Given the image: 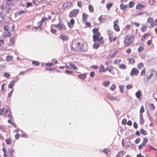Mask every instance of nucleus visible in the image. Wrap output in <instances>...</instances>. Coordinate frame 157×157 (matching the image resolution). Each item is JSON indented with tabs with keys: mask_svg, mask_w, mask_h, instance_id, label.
Instances as JSON below:
<instances>
[{
	"mask_svg": "<svg viewBox=\"0 0 157 157\" xmlns=\"http://www.w3.org/2000/svg\"><path fill=\"white\" fill-rule=\"evenodd\" d=\"M146 144H144V143H142L141 145L139 146L138 148L139 150H141L142 149L143 147H145L146 146Z\"/></svg>",
	"mask_w": 157,
	"mask_h": 157,
	"instance_id": "nucleus-41",
	"label": "nucleus"
},
{
	"mask_svg": "<svg viewBox=\"0 0 157 157\" xmlns=\"http://www.w3.org/2000/svg\"><path fill=\"white\" fill-rule=\"evenodd\" d=\"M99 46H100V44L98 43H95L93 45V48L95 49H98V47H99Z\"/></svg>",
	"mask_w": 157,
	"mask_h": 157,
	"instance_id": "nucleus-26",
	"label": "nucleus"
},
{
	"mask_svg": "<svg viewBox=\"0 0 157 157\" xmlns=\"http://www.w3.org/2000/svg\"><path fill=\"white\" fill-rule=\"evenodd\" d=\"M9 27L8 26H4L3 30L5 31H8L9 30Z\"/></svg>",
	"mask_w": 157,
	"mask_h": 157,
	"instance_id": "nucleus-52",
	"label": "nucleus"
},
{
	"mask_svg": "<svg viewBox=\"0 0 157 157\" xmlns=\"http://www.w3.org/2000/svg\"><path fill=\"white\" fill-rule=\"evenodd\" d=\"M98 20L100 22H103L105 21V19L104 18L102 17V16H101L99 17Z\"/></svg>",
	"mask_w": 157,
	"mask_h": 157,
	"instance_id": "nucleus-43",
	"label": "nucleus"
},
{
	"mask_svg": "<svg viewBox=\"0 0 157 157\" xmlns=\"http://www.w3.org/2000/svg\"><path fill=\"white\" fill-rule=\"evenodd\" d=\"M144 7V5L139 4L137 5L136 6V9L137 10H140L143 8Z\"/></svg>",
	"mask_w": 157,
	"mask_h": 157,
	"instance_id": "nucleus-20",
	"label": "nucleus"
},
{
	"mask_svg": "<svg viewBox=\"0 0 157 157\" xmlns=\"http://www.w3.org/2000/svg\"><path fill=\"white\" fill-rule=\"evenodd\" d=\"M72 5L71 2H67L63 4L62 5V8L65 9L66 8L69 7Z\"/></svg>",
	"mask_w": 157,
	"mask_h": 157,
	"instance_id": "nucleus-6",
	"label": "nucleus"
},
{
	"mask_svg": "<svg viewBox=\"0 0 157 157\" xmlns=\"http://www.w3.org/2000/svg\"><path fill=\"white\" fill-rule=\"evenodd\" d=\"M67 68H72L73 69V70H75L76 69L77 67H75V64L72 63H70L69 66H66Z\"/></svg>",
	"mask_w": 157,
	"mask_h": 157,
	"instance_id": "nucleus-13",
	"label": "nucleus"
},
{
	"mask_svg": "<svg viewBox=\"0 0 157 157\" xmlns=\"http://www.w3.org/2000/svg\"><path fill=\"white\" fill-rule=\"evenodd\" d=\"M13 58V57L11 56H7L6 57V60L7 61H11Z\"/></svg>",
	"mask_w": 157,
	"mask_h": 157,
	"instance_id": "nucleus-36",
	"label": "nucleus"
},
{
	"mask_svg": "<svg viewBox=\"0 0 157 157\" xmlns=\"http://www.w3.org/2000/svg\"><path fill=\"white\" fill-rule=\"evenodd\" d=\"M116 88V85L115 84H113L112 85V86L110 87V89L112 90H115Z\"/></svg>",
	"mask_w": 157,
	"mask_h": 157,
	"instance_id": "nucleus-50",
	"label": "nucleus"
},
{
	"mask_svg": "<svg viewBox=\"0 0 157 157\" xmlns=\"http://www.w3.org/2000/svg\"><path fill=\"white\" fill-rule=\"evenodd\" d=\"M7 6L8 5L6 4H6L2 5L1 6V9L3 11H5V10H6V9H7Z\"/></svg>",
	"mask_w": 157,
	"mask_h": 157,
	"instance_id": "nucleus-18",
	"label": "nucleus"
},
{
	"mask_svg": "<svg viewBox=\"0 0 157 157\" xmlns=\"http://www.w3.org/2000/svg\"><path fill=\"white\" fill-rule=\"evenodd\" d=\"M146 71V69L144 68L143 69L140 73V75L141 76H144Z\"/></svg>",
	"mask_w": 157,
	"mask_h": 157,
	"instance_id": "nucleus-44",
	"label": "nucleus"
},
{
	"mask_svg": "<svg viewBox=\"0 0 157 157\" xmlns=\"http://www.w3.org/2000/svg\"><path fill=\"white\" fill-rule=\"evenodd\" d=\"M5 141L7 145L11 144L12 142V140L10 138L6 139Z\"/></svg>",
	"mask_w": 157,
	"mask_h": 157,
	"instance_id": "nucleus-19",
	"label": "nucleus"
},
{
	"mask_svg": "<svg viewBox=\"0 0 157 157\" xmlns=\"http://www.w3.org/2000/svg\"><path fill=\"white\" fill-rule=\"evenodd\" d=\"M127 6V5H124L123 4H121L120 5V7L121 10L124 11L126 10Z\"/></svg>",
	"mask_w": 157,
	"mask_h": 157,
	"instance_id": "nucleus-15",
	"label": "nucleus"
},
{
	"mask_svg": "<svg viewBox=\"0 0 157 157\" xmlns=\"http://www.w3.org/2000/svg\"><path fill=\"white\" fill-rule=\"evenodd\" d=\"M128 59L131 63H133L135 62V59L133 58H128Z\"/></svg>",
	"mask_w": 157,
	"mask_h": 157,
	"instance_id": "nucleus-39",
	"label": "nucleus"
},
{
	"mask_svg": "<svg viewBox=\"0 0 157 157\" xmlns=\"http://www.w3.org/2000/svg\"><path fill=\"white\" fill-rule=\"evenodd\" d=\"M132 87H133V85H131V84H128V85L126 86V88L127 89H131L132 88Z\"/></svg>",
	"mask_w": 157,
	"mask_h": 157,
	"instance_id": "nucleus-57",
	"label": "nucleus"
},
{
	"mask_svg": "<svg viewBox=\"0 0 157 157\" xmlns=\"http://www.w3.org/2000/svg\"><path fill=\"white\" fill-rule=\"evenodd\" d=\"M140 123L141 124L143 125L144 122V119L143 118L142 114H140Z\"/></svg>",
	"mask_w": 157,
	"mask_h": 157,
	"instance_id": "nucleus-12",
	"label": "nucleus"
},
{
	"mask_svg": "<svg viewBox=\"0 0 157 157\" xmlns=\"http://www.w3.org/2000/svg\"><path fill=\"white\" fill-rule=\"evenodd\" d=\"M119 87L120 89V91L122 93H123V89L124 88V85H120Z\"/></svg>",
	"mask_w": 157,
	"mask_h": 157,
	"instance_id": "nucleus-48",
	"label": "nucleus"
},
{
	"mask_svg": "<svg viewBox=\"0 0 157 157\" xmlns=\"http://www.w3.org/2000/svg\"><path fill=\"white\" fill-rule=\"evenodd\" d=\"M116 54V52L113 53L111 54V55H109V56L107 57V58L109 59H111L114 57V56Z\"/></svg>",
	"mask_w": 157,
	"mask_h": 157,
	"instance_id": "nucleus-38",
	"label": "nucleus"
},
{
	"mask_svg": "<svg viewBox=\"0 0 157 157\" xmlns=\"http://www.w3.org/2000/svg\"><path fill=\"white\" fill-rule=\"evenodd\" d=\"M139 71L136 68H133L130 73L131 76H133L134 75H137L139 74Z\"/></svg>",
	"mask_w": 157,
	"mask_h": 157,
	"instance_id": "nucleus-5",
	"label": "nucleus"
},
{
	"mask_svg": "<svg viewBox=\"0 0 157 157\" xmlns=\"http://www.w3.org/2000/svg\"><path fill=\"white\" fill-rule=\"evenodd\" d=\"M127 121L126 119H123L121 123L123 125H125L127 124Z\"/></svg>",
	"mask_w": 157,
	"mask_h": 157,
	"instance_id": "nucleus-54",
	"label": "nucleus"
},
{
	"mask_svg": "<svg viewBox=\"0 0 157 157\" xmlns=\"http://www.w3.org/2000/svg\"><path fill=\"white\" fill-rule=\"evenodd\" d=\"M99 72L100 73L103 72H105V70L104 66L102 65L100 66L99 70Z\"/></svg>",
	"mask_w": 157,
	"mask_h": 157,
	"instance_id": "nucleus-22",
	"label": "nucleus"
},
{
	"mask_svg": "<svg viewBox=\"0 0 157 157\" xmlns=\"http://www.w3.org/2000/svg\"><path fill=\"white\" fill-rule=\"evenodd\" d=\"M134 3L132 1H131L129 2L128 4V6L129 8H132L134 6Z\"/></svg>",
	"mask_w": 157,
	"mask_h": 157,
	"instance_id": "nucleus-40",
	"label": "nucleus"
},
{
	"mask_svg": "<svg viewBox=\"0 0 157 157\" xmlns=\"http://www.w3.org/2000/svg\"><path fill=\"white\" fill-rule=\"evenodd\" d=\"M14 151V150L12 148H10L8 150L7 153L10 154L11 156L12 157L13 156V152Z\"/></svg>",
	"mask_w": 157,
	"mask_h": 157,
	"instance_id": "nucleus-21",
	"label": "nucleus"
},
{
	"mask_svg": "<svg viewBox=\"0 0 157 157\" xmlns=\"http://www.w3.org/2000/svg\"><path fill=\"white\" fill-rule=\"evenodd\" d=\"M10 40L12 44H13L15 43V39L13 37L10 38Z\"/></svg>",
	"mask_w": 157,
	"mask_h": 157,
	"instance_id": "nucleus-55",
	"label": "nucleus"
},
{
	"mask_svg": "<svg viewBox=\"0 0 157 157\" xmlns=\"http://www.w3.org/2000/svg\"><path fill=\"white\" fill-rule=\"evenodd\" d=\"M150 109L152 110H154L155 107L154 105L153 104H150Z\"/></svg>",
	"mask_w": 157,
	"mask_h": 157,
	"instance_id": "nucleus-58",
	"label": "nucleus"
},
{
	"mask_svg": "<svg viewBox=\"0 0 157 157\" xmlns=\"http://www.w3.org/2000/svg\"><path fill=\"white\" fill-rule=\"evenodd\" d=\"M119 68L120 69L124 70L126 69V67L124 64H121L119 65Z\"/></svg>",
	"mask_w": 157,
	"mask_h": 157,
	"instance_id": "nucleus-37",
	"label": "nucleus"
},
{
	"mask_svg": "<svg viewBox=\"0 0 157 157\" xmlns=\"http://www.w3.org/2000/svg\"><path fill=\"white\" fill-rule=\"evenodd\" d=\"M114 29L117 32H118L120 30L119 26L115 24L113 25Z\"/></svg>",
	"mask_w": 157,
	"mask_h": 157,
	"instance_id": "nucleus-29",
	"label": "nucleus"
},
{
	"mask_svg": "<svg viewBox=\"0 0 157 157\" xmlns=\"http://www.w3.org/2000/svg\"><path fill=\"white\" fill-rule=\"evenodd\" d=\"M148 140L147 138H143V142L142 143L146 144V143L148 142Z\"/></svg>",
	"mask_w": 157,
	"mask_h": 157,
	"instance_id": "nucleus-53",
	"label": "nucleus"
},
{
	"mask_svg": "<svg viewBox=\"0 0 157 157\" xmlns=\"http://www.w3.org/2000/svg\"><path fill=\"white\" fill-rule=\"evenodd\" d=\"M124 44L125 46H128L134 41V38L131 35H127L124 38Z\"/></svg>",
	"mask_w": 157,
	"mask_h": 157,
	"instance_id": "nucleus-2",
	"label": "nucleus"
},
{
	"mask_svg": "<svg viewBox=\"0 0 157 157\" xmlns=\"http://www.w3.org/2000/svg\"><path fill=\"white\" fill-rule=\"evenodd\" d=\"M109 83L110 82L109 81H105L103 82V85L105 86H108Z\"/></svg>",
	"mask_w": 157,
	"mask_h": 157,
	"instance_id": "nucleus-34",
	"label": "nucleus"
},
{
	"mask_svg": "<svg viewBox=\"0 0 157 157\" xmlns=\"http://www.w3.org/2000/svg\"><path fill=\"white\" fill-rule=\"evenodd\" d=\"M27 12L26 10H21L18 12V14L19 15H21L26 13Z\"/></svg>",
	"mask_w": 157,
	"mask_h": 157,
	"instance_id": "nucleus-33",
	"label": "nucleus"
},
{
	"mask_svg": "<svg viewBox=\"0 0 157 157\" xmlns=\"http://www.w3.org/2000/svg\"><path fill=\"white\" fill-rule=\"evenodd\" d=\"M79 10L77 9L72 10L70 13L69 14V17L71 18L73 17H75L78 13Z\"/></svg>",
	"mask_w": 157,
	"mask_h": 157,
	"instance_id": "nucleus-4",
	"label": "nucleus"
},
{
	"mask_svg": "<svg viewBox=\"0 0 157 157\" xmlns=\"http://www.w3.org/2000/svg\"><path fill=\"white\" fill-rule=\"evenodd\" d=\"M38 29H40V28L39 27V25L38 27L34 26L32 28V29L33 31H36V30H38Z\"/></svg>",
	"mask_w": 157,
	"mask_h": 157,
	"instance_id": "nucleus-60",
	"label": "nucleus"
},
{
	"mask_svg": "<svg viewBox=\"0 0 157 157\" xmlns=\"http://www.w3.org/2000/svg\"><path fill=\"white\" fill-rule=\"evenodd\" d=\"M113 6L112 3H109L106 5V7L108 10H109Z\"/></svg>",
	"mask_w": 157,
	"mask_h": 157,
	"instance_id": "nucleus-47",
	"label": "nucleus"
},
{
	"mask_svg": "<svg viewBox=\"0 0 157 157\" xmlns=\"http://www.w3.org/2000/svg\"><path fill=\"white\" fill-rule=\"evenodd\" d=\"M142 94L140 90H138L136 93V97L139 99L141 100L140 97Z\"/></svg>",
	"mask_w": 157,
	"mask_h": 157,
	"instance_id": "nucleus-14",
	"label": "nucleus"
},
{
	"mask_svg": "<svg viewBox=\"0 0 157 157\" xmlns=\"http://www.w3.org/2000/svg\"><path fill=\"white\" fill-rule=\"evenodd\" d=\"M5 1L6 3V4L8 5V6L7 7V9H6V10H5V11H6V13H8L10 12V11L12 9V7L10 6V2H9H9L7 1V0H6Z\"/></svg>",
	"mask_w": 157,
	"mask_h": 157,
	"instance_id": "nucleus-7",
	"label": "nucleus"
},
{
	"mask_svg": "<svg viewBox=\"0 0 157 157\" xmlns=\"http://www.w3.org/2000/svg\"><path fill=\"white\" fill-rule=\"evenodd\" d=\"M144 48V47L142 46H140L138 49V51L139 52H141Z\"/></svg>",
	"mask_w": 157,
	"mask_h": 157,
	"instance_id": "nucleus-45",
	"label": "nucleus"
},
{
	"mask_svg": "<svg viewBox=\"0 0 157 157\" xmlns=\"http://www.w3.org/2000/svg\"><path fill=\"white\" fill-rule=\"evenodd\" d=\"M55 27L58 29L59 30H61L62 29V26L59 23L58 25H55Z\"/></svg>",
	"mask_w": 157,
	"mask_h": 157,
	"instance_id": "nucleus-28",
	"label": "nucleus"
},
{
	"mask_svg": "<svg viewBox=\"0 0 157 157\" xmlns=\"http://www.w3.org/2000/svg\"><path fill=\"white\" fill-rule=\"evenodd\" d=\"M109 39L110 42H112L113 41H115L116 40V38L114 37L113 38H112L111 37H109Z\"/></svg>",
	"mask_w": 157,
	"mask_h": 157,
	"instance_id": "nucleus-59",
	"label": "nucleus"
},
{
	"mask_svg": "<svg viewBox=\"0 0 157 157\" xmlns=\"http://www.w3.org/2000/svg\"><path fill=\"white\" fill-rule=\"evenodd\" d=\"M54 64L52 63H46V65L47 67H51Z\"/></svg>",
	"mask_w": 157,
	"mask_h": 157,
	"instance_id": "nucleus-62",
	"label": "nucleus"
},
{
	"mask_svg": "<svg viewBox=\"0 0 157 157\" xmlns=\"http://www.w3.org/2000/svg\"><path fill=\"white\" fill-rule=\"evenodd\" d=\"M154 74H155V76L157 77V74L155 70H151L147 71L145 76L143 78L144 83L146 85H148L150 79Z\"/></svg>",
	"mask_w": 157,
	"mask_h": 157,
	"instance_id": "nucleus-1",
	"label": "nucleus"
},
{
	"mask_svg": "<svg viewBox=\"0 0 157 157\" xmlns=\"http://www.w3.org/2000/svg\"><path fill=\"white\" fill-rule=\"evenodd\" d=\"M32 63L33 64L37 66H39L40 64L39 63L38 61H33L32 62Z\"/></svg>",
	"mask_w": 157,
	"mask_h": 157,
	"instance_id": "nucleus-46",
	"label": "nucleus"
},
{
	"mask_svg": "<svg viewBox=\"0 0 157 157\" xmlns=\"http://www.w3.org/2000/svg\"><path fill=\"white\" fill-rule=\"evenodd\" d=\"M75 24V21L73 19H71L70 20V22L68 23V26L71 28L73 27V25Z\"/></svg>",
	"mask_w": 157,
	"mask_h": 157,
	"instance_id": "nucleus-10",
	"label": "nucleus"
},
{
	"mask_svg": "<svg viewBox=\"0 0 157 157\" xmlns=\"http://www.w3.org/2000/svg\"><path fill=\"white\" fill-rule=\"evenodd\" d=\"M77 5L80 8L82 7V4L81 2V1H78Z\"/></svg>",
	"mask_w": 157,
	"mask_h": 157,
	"instance_id": "nucleus-56",
	"label": "nucleus"
},
{
	"mask_svg": "<svg viewBox=\"0 0 157 157\" xmlns=\"http://www.w3.org/2000/svg\"><path fill=\"white\" fill-rule=\"evenodd\" d=\"M86 73L80 74L78 75V77L79 78H82L84 79L86 78Z\"/></svg>",
	"mask_w": 157,
	"mask_h": 157,
	"instance_id": "nucleus-17",
	"label": "nucleus"
},
{
	"mask_svg": "<svg viewBox=\"0 0 157 157\" xmlns=\"http://www.w3.org/2000/svg\"><path fill=\"white\" fill-rule=\"evenodd\" d=\"M108 98L109 100L111 101L116 100L117 101H119L120 100V99L113 97L111 96H108Z\"/></svg>",
	"mask_w": 157,
	"mask_h": 157,
	"instance_id": "nucleus-11",
	"label": "nucleus"
},
{
	"mask_svg": "<svg viewBox=\"0 0 157 157\" xmlns=\"http://www.w3.org/2000/svg\"><path fill=\"white\" fill-rule=\"evenodd\" d=\"M73 71L68 70H66L65 73L68 75H72Z\"/></svg>",
	"mask_w": 157,
	"mask_h": 157,
	"instance_id": "nucleus-51",
	"label": "nucleus"
},
{
	"mask_svg": "<svg viewBox=\"0 0 157 157\" xmlns=\"http://www.w3.org/2000/svg\"><path fill=\"white\" fill-rule=\"evenodd\" d=\"M82 19L83 22L86 21L87 18V14L85 13H83L82 16Z\"/></svg>",
	"mask_w": 157,
	"mask_h": 157,
	"instance_id": "nucleus-16",
	"label": "nucleus"
},
{
	"mask_svg": "<svg viewBox=\"0 0 157 157\" xmlns=\"http://www.w3.org/2000/svg\"><path fill=\"white\" fill-rule=\"evenodd\" d=\"M103 152L105 154H108L109 152L111 153V150L108 148H106L103 150Z\"/></svg>",
	"mask_w": 157,
	"mask_h": 157,
	"instance_id": "nucleus-30",
	"label": "nucleus"
},
{
	"mask_svg": "<svg viewBox=\"0 0 157 157\" xmlns=\"http://www.w3.org/2000/svg\"><path fill=\"white\" fill-rule=\"evenodd\" d=\"M123 151H120L116 155V157H121L123 156Z\"/></svg>",
	"mask_w": 157,
	"mask_h": 157,
	"instance_id": "nucleus-32",
	"label": "nucleus"
},
{
	"mask_svg": "<svg viewBox=\"0 0 157 157\" xmlns=\"http://www.w3.org/2000/svg\"><path fill=\"white\" fill-rule=\"evenodd\" d=\"M140 138H138L136 140L134 141V143L136 144H138L140 141Z\"/></svg>",
	"mask_w": 157,
	"mask_h": 157,
	"instance_id": "nucleus-61",
	"label": "nucleus"
},
{
	"mask_svg": "<svg viewBox=\"0 0 157 157\" xmlns=\"http://www.w3.org/2000/svg\"><path fill=\"white\" fill-rule=\"evenodd\" d=\"M15 82L13 80L8 85V87L10 89L13 88V87Z\"/></svg>",
	"mask_w": 157,
	"mask_h": 157,
	"instance_id": "nucleus-23",
	"label": "nucleus"
},
{
	"mask_svg": "<svg viewBox=\"0 0 157 157\" xmlns=\"http://www.w3.org/2000/svg\"><path fill=\"white\" fill-rule=\"evenodd\" d=\"M89 10L90 12L91 13H92L94 11V9L93 7L91 5H89L88 6Z\"/></svg>",
	"mask_w": 157,
	"mask_h": 157,
	"instance_id": "nucleus-27",
	"label": "nucleus"
},
{
	"mask_svg": "<svg viewBox=\"0 0 157 157\" xmlns=\"http://www.w3.org/2000/svg\"><path fill=\"white\" fill-rule=\"evenodd\" d=\"M93 32L94 35L93 36V40L94 42H96L97 40L98 39V37L101 35L100 33L98 32V29L97 28H94L93 29Z\"/></svg>",
	"mask_w": 157,
	"mask_h": 157,
	"instance_id": "nucleus-3",
	"label": "nucleus"
},
{
	"mask_svg": "<svg viewBox=\"0 0 157 157\" xmlns=\"http://www.w3.org/2000/svg\"><path fill=\"white\" fill-rule=\"evenodd\" d=\"M59 39H61L63 41H66L68 40V37L67 36L65 35L64 34H62L59 36Z\"/></svg>",
	"mask_w": 157,
	"mask_h": 157,
	"instance_id": "nucleus-8",
	"label": "nucleus"
},
{
	"mask_svg": "<svg viewBox=\"0 0 157 157\" xmlns=\"http://www.w3.org/2000/svg\"><path fill=\"white\" fill-rule=\"evenodd\" d=\"M45 20H48V19L46 17H43L42 18L41 21L39 22V27L40 28V30H41L42 29V23L44 22Z\"/></svg>",
	"mask_w": 157,
	"mask_h": 157,
	"instance_id": "nucleus-9",
	"label": "nucleus"
},
{
	"mask_svg": "<svg viewBox=\"0 0 157 157\" xmlns=\"http://www.w3.org/2000/svg\"><path fill=\"white\" fill-rule=\"evenodd\" d=\"M99 37H98V39L97 40V41L98 42H100L101 44H103L104 43V41L102 40L103 39V37L101 36L100 38Z\"/></svg>",
	"mask_w": 157,
	"mask_h": 157,
	"instance_id": "nucleus-31",
	"label": "nucleus"
},
{
	"mask_svg": "<svg viewBox=\"0 0 157 157\" xmlns=\"http://www.w3.org/2000/svg\"><path fill=\"white\" fill-rule=\"evenodd\" d=\"M51 32L52 34H55L56 33L57 31L54 29H51Z\"/></svg>",
	"mask_w": 157,
	"mask_h": 157,
	"instance_id": "nucleus-64",
	"label": "nucleus"
},
{
	"mask_svg": "<svg viewBox=\"0 0 157 157\" xmlns=\"http://www.w3.org/2000/svg\"><path fill=\"white\" fill-rule=\"evenodd\" d=\"M147 21L148 23H151L152 21V19L151 17H149L147 19Z\"/></svg>",
	"mask_w": 157,
	"mask_h": 157,
	"instance_id": "nucleus-63",
	"label": "nucleus"
},
{
	"mask_svg": "<svg viewBox=\"0 0 157 157\" xmlns=\"http://www.w3.org/2000/svg\"><path fill=\"white\" fill-rule=\"evenodd\" d=\"M4 76L7 78H9L10 76V74L7 72H5L3 74Z\"/></svg>",
	"mask_w": 157,
	"mask_h": 157,
	"instance_id": "nucleus-35",
	"label": "nucleus"
},
{
	"mask_svg": "<svg viewBox=\"0 0 157 157\" xmlns=\"http://www.w3.org/2000/svg\"><path fill=\"white\" fill-rule=\"evenodd\" d=\"M144 111V108L143 106H142L141 107V108L140 110V114H142Z\"/></svg>",
	"mask_w": 157,
	"mask_h": 157,
	"instance_id": "nucleus-49",
	"label": "nucleus"
},
{
	"mask_svg": "<svg viewBox=\"0 0 157 157\" xmlns=\"http://www.w3.org/2000/svg\"><path fill=\"white\" fill-rule=\"evenodd\" d=\"M138 67L139 69H140L144 67V65L142 63H140L138 64Z\"/></svg>",
	"mask_w": 157,
	"mask_h": 157,
	"instance_id": "nucleus-42",
	"label": "nucleus"
},
{
	"mask_svg": "<svg viewBox=\"0 0 157 157\" xmlns=\"http://www.w3.org/2000/svg\"><path fill=\"white\" fill-rule=\"evenodd\" d=\"M113 67L112 66H109L108 67H107L105 69V71H108L110 72V73H111L112 71H113Z\"/></svg>",
	"mask_w": 157,
	"mask_h": 157,
	"instance_id": "nucleus-25",
	"label": "nucleus"
},
{
	"mask_svg": "<svg viewBox=\"0 0 157 157\" xmlns=\"http://www.w3.org/2000/svg\"><path fill=\"white\" fill-rule=\"evenodd\" d=\"M140 132L141 134L144 135H146L147 134L146 131L143 128H141L140 129Z\"/></svg>",
	"mask_w": 157,
	"mask_h": 157,
	"instance_id": "nucleus-24",
	"label": "nucleus"
}]
</instances>
